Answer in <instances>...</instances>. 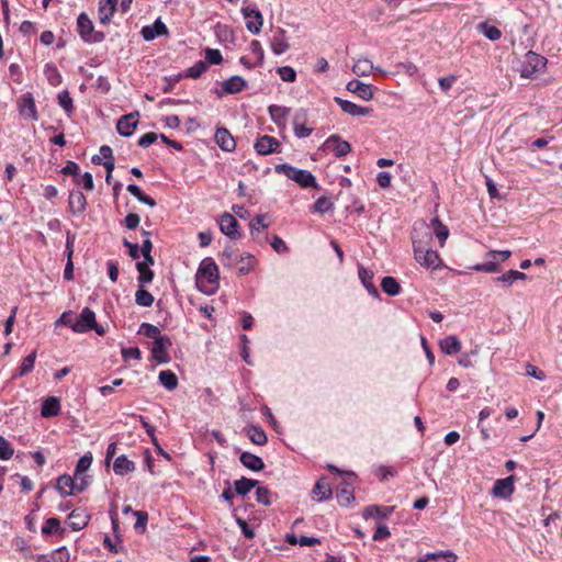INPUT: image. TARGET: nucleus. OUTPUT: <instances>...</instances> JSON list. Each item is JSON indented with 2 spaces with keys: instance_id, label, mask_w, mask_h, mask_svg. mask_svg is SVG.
Listing matches in <instances>:
<instances>
[{
  "instance_id": "nucleus-42",
  "label": "nucleus",
  "mask_w": 562,
  "mask_h": 562,
  "mask_svg": "<svg viewBox=\"0 0 562 562\" xmlns=\"http://www.w3.org/2000/svg\"><path fill=\"white\" fill-rule=\"evenodd\" d=\"M154 302V295L147 290H145L144 286H138L135 293V303L142 307H150Z\"/></svg>"
},
{
  "instance_id": "nucleus-60",
  "label": "nucleus",
  "mask_w": 562,
  "mask_h": 562,
  "mask_svg": "<svg viewBox=\"0 0 562 562\" xmlns=\"http://www.w3.org/2000/svg\"><path fill=\"white\" fill-rule=\"evenodd\" d=\"M74 182L81 184L87 191H92L94 188L93 177L90 172H85L81 177L75 178Z\"/></svg>"
},
{
  "instance_id": "nucleus-57",
  "label": "nucleus",
  "mask_w": 562,
  "mask_h": 562,
  "mask_svg": "<svg viewBox=\"0 0 562 562\" xmlns=\"http://www.w3.org/2000/svg\"><path fill=\"white\" fill-rule=\"evenodd\" d=\"M473 269L480 272L496 273L501 271V266L496 261H487L475 265Z\"/></svg>"
},
{
  "instance_id": "nucleus-5",
  "label": "nucleus",
  "mask_w": 562,
  "mask_h": 562,
  "mask_svg": "<svg viewBox=\"0 0 562 562\" xmlns=\"http://www.w3.org/2000/svg\"><path fill=\"white\" fill-rule=\"evenodd\" d=\"M547 63V58L542 55L532 50L527 52L519 68L520 77L526 79L535 78L538 72L546 68Z\"/></svg>"
},
{
  "instance_id": "nucleus-49",
  "label": "nucleus",
  "mask_w": 562,
  "mask_h": 562,
  "mask_svg": "<svg viewBox=\"0 0 562 562\" xmlns=\"http://www.w3.org/2000/svg\"><path fill=\"white\" fill-rule=\"evenodd\" d=\"M59 105L65 110L66 114L70 117L74 113L72 98L68 90H63L57 95Z\"/></svg>"
},
{
  "instance_id": "nucleus-4",
  "label": "nucleus",
  "mask_w": 562,
  "mask_h": 562,
  "mask_svg": "<svg viewBox=\"0 0 562 562\" xmlns=\"http://www.w3.org/2000/svg\"><path fill=\"white\" fill-rule=\"evenodd\" d=\"M77 31L85 43H101L105 38L104 32L94 30L93 22L86 12H81L77 18Z\"/></svg>"
},
{
  "instance_id": "nucleus-46",
  "label": "nucleus",
  "mask_w": 562,
  "mask_h": 562,
  "mask_svg": "<svg viewBox=\"0 0 562 562\" xmlns=\"http://www.w3.org/2000/svg\"><path fill=\"white\" fill-rule=\"evenodd\" d=\"M207 70V64L204 60H198L189 67L183 75L184 78L198 79Z\"/></svg>"
},
{
  "instance_id": "nucleus-16",
  "label": "nucleus",
  "mask_w": 562,
  "mask_h": 562,
  "mask_svg": "<svg viewBox=\"0 0 562 562\" xmlns=\"http://www.w3.org/2000/svg\"><path fill=\"white\" fill-rule=\"evenodd\" d=\"M91 519V516L87 513L86 508H75L68 515V526L74 531H80L86 528Z\"/></svg>"
},
{
  "instance_id": "nucleus-19",
  "label": "nucleus",
  "mask_w": 562,
  "mask_h": 562,
  "mask_svg": "<svg viewBox=\"0 0 562 562\" xmlns=\"http://www.w3.org/2000/svg\"><path fill=\"white\" fill-rule=\"evenodd\" d=\"M347 90L357 94L359 98H361L364 101H369L373 99L374 92L373 88L369 83H364L358 79L350 80L347 86Z\"/></svg>"
},
{
  "instance_id": "nucleus-41",
  "label": "nucleus",
  "mask_w": 562,
  "mask_h": 562,
  "mask_svg": "<svg viewBox=\"0 0 562 562\" xmlns=\"http://www.w3.org/2000/svg\"><path fill=\"white\" fill-rule=\"evenodd\" d=\"M44 75L46 76L48 83L53 87L59 86L63 81L59 70L53 63H47L45 65Z\"/></svg>"
},
{
  "instance_id": "nucleus-31",
  "label": "nucleus",
  "mask_w": 562,
  "mask_h": 562,
  "mask_svg": "<svg viewBox=\"0 0 562 562\" xmlns=\"http://www.w3.org/2000/svg\"><path fill=\"white\" fill-rule=\"evenodd\" d=\"M439 347L442 353L451 356L460 352L461 341L456 335H449L440 339Z\"/></svg>"
},
{
  "instance_id": "nucleus-35",
  "label": "nucleus",
  "mask_w": 562,
  "mask_h": 562,
  "mask_svg": "<svg viewBox=\"0 0 562 562\" xmlns=\"http://www.w3.org/2000/svg\"><path fill=\"white\" fill-rule=\"evenodd\" d=\"M113 470L117 475H125L135 470V463L128 460L125 454H122L114 460Z\"/></svg>"
},
{
  "instance_id": "nucleus-8",
  "label": "nucleus",
  "mask_w": 562,
  "mask_h": 562,
  "mask_svg": "<svg viewBox=\"0 0 562 562\" xmlns=\"http://www.w3.org/2000/svg\"><path fill=\"white\" fill-rule=\"evenodd\" d=\"M221 89H214L213 92L222 98L225 94H236L243 91L247 87V81L238 75L232 76L224 80Z\"/></svg>"
},
{
  "instance_id": "nucleus-26",
  "label": "nucleus",
  "mask_w": 562,
  "mask_h": 562,
  "mask_svg": "<svg viewBox=\"0 0 562 562\" xmlns=\"http://www.w3.org/2000/svg\"><path fill=\"white\" fill-rule=\"evenodd\" d=\"M457 554L451 550L428 552L418 558L417 562H456Z\"/></svg>"
},
{
  "instance_id": "nucleus-54",
  "label": "nucleus",
  "mask_w": 562,
  "mask_h": 562,
  "mask_svg": "<svg viewBox=\"0 0 562 562\" xmlns=\"http://www.w3.org/2000/svg\"><path fill=\"white\" fill-rule=\"evenodd\" d=\"M280 78L285 82H294L296 80V71L291 66H281L277 68Z\"/></svg>"
},
{
  "instance_id": "nucleus-32",
  "label": "nucleus",
  "mask_w": 562,
  "mask_h": 562,
  "mask_svg": "<svg viewBox=\"0 0 562 562\" xmlns=\"http://www.w3.org/2000/svg\"><path fill=\"white\" fill-rule=\"evenodd\" d=\"M244 430L252 443L258 446H263L267 443L268 437L261 426L251 424L245 427Z\"/></svg>"
},
{
  "instance_id": "nucleus-37",
  "label": "nucleus",
  "mask_w": 562,
  "mask_h": 562,
  "mask_svg": "<svg viewBox=\"0 0 562 562\" xmlns=\"http://www.w3.org/2000/svg\"><path fill=\"white\" fill-rule=\"evenodd\" d=\"M381 289L385 294L390 296H396L402 291L401 284L397 281V279L390 276H386L382 279Z\"/></svg>"
},
{
  "instance_id": "nucleus-51",
  "label": "nucleus",
  "mask_w": 562,
  "mask_h": 562,
  "mask_svg": "<svg viewBox=\"0 0 562 562\" xmlns=\"http://www.w3.org/2000/svg\"><path fill=\"white\" fill-rule=\"evenodd\" d=\"M266 215L259 214L256 215L249 223L250 234L254 238H256L255 234L259 229H267L269 227V224L265 222Z\"/></svg>"
},
{
  "instance_id": "nucleus-25",
  "label": "nucleus",
  "mask_w": 562,
  "mask_h": 562,
  "mask_svg": "<svg viewBox=\"0 0 562 562\" xmlns=\"http://www.w3.org/2000/svg\"><path fill=\"white\" fill-rule=\"evenodd\" d=\"M393 512L394 506L369 505L364 507L362 512V517L364 519H369L372 517L378 519H387Z\"/></svg>"
},
{
  "instance_id": "nucleus-48",
  "label": "nucleus",
  "mask_w": 562,
  "mask_h": 562,
  "mask_svg": "<svg viewBox=\"0 0 562 562\" xmlns=\"http://www.w3.org/2000/svg\"><path fill=\"white\" fill-rule=\"evenodd\" d=\"M373 64L369 59H358L353 67L352 71L359 77L368 76L373 70Z\"/></svg>"
},
{
  "instance_id": "nucleus-43",
  "label": "nucleus",
  "mask_w": 562,
  "mask_h": 562,
  "mask_svg": "<svg viewBox=\"0 0 562 562\" xmlns=\"http://www.w3.org/2000/svg\"><path fill=\"white\" fill-rule=\"evenodd\" d=\"M305 119V113H296L294 117V134L297 138L308 137L313 133V128L306 127L304 124L300 123L301 120Z\"/></svg>"
},
{
  "instance_id": "nucleus-12",
  "label": "nucleus",
  "mask_w": 562,
  "mask_h": 562,
  "mask_svg": "<svg viewBox=\"0 0 562 562\" xmlns=\"http://www.w3.org/2000/svg\"><path fill=\"white\" fill-rule=\"evenodd\" d=\"M218 225L221 232L231 239H239L241 237L239 223L231 213H223L218 218Z\"/></svg>"
},
{
  "instance_id": "nucleus-6",
  "label": "nucleus",
  "mask_w": 562,
  "mask_h": 562,
  "mask_svg": "<svg viewBox=\"0 0 562 562\" xmlns=\"http://www.w3.org/2000/svg\"><path fill=\"white\" fill-rule=\"evenodd\" d=\"M318 151H333L337 158H342L351 151V145L349 142L344 140L340 135L333 134L323 143Z\"/></svg>"
},
{
  "instance_id": "nucleus-18",
  "label": "nucleus",
  "mask_w": 562,
  "mask_h": 562,
  "mask_svg": "<svg viewBox=\"0 0 562 562\" xmlns=\"http://www.w3.org/2000/svg\"><path fill=\"white\" fill-rule=\"evenodd\" d=\"M140 34L146 42H151L158 36L167 35V25L158 18L153 24L143 26Z\"/></svg>"
},
{
  "instance_id": "nucleus-17",
  "label": "nucleus",
  "mask_w": 562,
  "mask_h": 562,
  "mask_svg": "<svg viewBox=\"0 0 562 562\" xmlns=\"http://www.w3.org/2000/svg\"><path fill=\"white\" fill-rule=\"evenodd\" d=\"M214 140L223 151L232 153L236 148V142L226 127L216 128Z\"/></svg>"
},
{
  "instance_id": "nucleus-21",
  "label": "nucleus",
  "mask_w": 562,
  "mask_h": 562,
  "mask_svg": "<svg viewBox=\"0 0 562 562\" xmlns=\"http://www.w3.org/2000/svg\"><path fill=\"white\" fill-rule=\"evenodd\" d=\"M69 212L72 215L82 214L87 207V199L80 190H71L68 198Z\"/></svg>"
},
{
  "instance_id": "nucleus-24",
  "label": "nucleus",
  "mask_w": 562,
  "mask_h": 562,
  "mask_svg": "<svg viewBox=\"0 0 562 562\" xmlns=\"http://www.w3.org/2000/svg\"><path fill=\"white\" fill-rule=\"evenodd\" d=\"M355 490L352 483L342 480L336 491V498L340 506H347L355 501Z\"/></svg>"
},
{
  "instance_id": "nucleus-29",
  "label": "nucleus",
  "mask_w": 562,
  "mask_h": 562,
  "mask_svg": "<svg viewBox=\"0 0 562 562\" xmlns=\"http://www.w3.org/2000/svg\"><path fill=\"white\" fill-rule=\"evenodd\" d=\"M60 413V400L56 396L46 397L41 407V415L44 418L55 417Z\"/></svg>"
},
{
  "instance_id": "nucleus-61",
  "label": "nucleus",
  "mask_w": 562,
  "mask_h": 562,
  "mask_svg": "<svg viewBox=\"0 0 562 562\" xmlns=\"http://www.w3.org/2000/svg\"><path fill=\"white\" fill-rule=\"evenodd\" d=\"M122 358L124 361H127L130 359L140 360L142 359V351L138 347H123L121 350Z\"/></svg>"
},
{
  "instance_id": "nucleus-64",
  "label": "nucleus",
  "mask_w": 562,
  "mask_h": 562,
  "mask_svg": "<svg viewBox=\"0 0 562 562\" xmlns=\"http://www.w3.org/2000/svg\"><path fill=\"white\" fill-rule=\"evenodd\" d=\"M74 323H75L74 312L72 311H66L55 322V326H66V327H69L71 329V326H74Z\"/></svg>"
},
{
  "instance_id": "nucleus-2",
  "label": "nucleus",
  "mask_w": 562,
  "mask_h": 562,
  "mask_svg": "<svg viewBox=\"0 0 562 562\" xmlns=\"http://www.w3.org/2000/svg\"><path fill=\"white\" fill-rule=\"evenodd\" d=\"M274 171L277 173H282L286 178L295 181L303 189H318L315 176L308 170L299 169L289 164H279L274 166Z\"/></svg>"
},
{
  "instance_id": "nucleus-30",
  "label": "nucleus",
  "mask_w": 562,
  "mask_h": 562,
  "mask_svg": "<svg viewBox=\"0 0 562 562\" xmlns=\"http://www.w3.org/2000/svg\"><path fill=\"white\" fill-rule=\"evenodd\" d=\"M270 47L274 55H281L285 53L290 45L285 37V31L279 29L270 41Z\"/></svg>"
},
{
  "instance_id": "nucleus-13",
  "label": "nucleus",
  "mask_w": 562,
  "mask_h": 562,
  "mask_svg": "<svg viewBox=\"0 0 562 562\" xmlns=\"http://www.w3.org/2000/svg\"><path fill=\"white\" fill-rule=\"evenodd\" d=\"M19 113L22 117L37 121L38 113L35 105L34 97L31 92H25L21 95L19 100Z\"/></svg>"
},
{
  "instance_id": "nucleus-33",
  "label": "nucleus",
  "mask_w": 562,
  "mask_h": 562,
  "mask_svg": "<svg viewBox=\"0 0 562 562\" xmlns=\"http://www.w3.org/2000/svg\"><path fill=\"white\" fill-rule=\"evenodd\" d=\"M58 535L59 537H64L66 533V529L61 527L60 520L57 517H50L45 520L42 526V535L44 537L50 535Z\"/></svg>"
},
{
  "instance_id": "nucleus-27",
  "label": "nucleus",
  "mask_w": 562,
  "mask_h": 562,
  "mask_svg": "<svg viewBox=\"0 0 562 562\" xmlns=\"http://www.w3.org/2000/svg\"><path fill=\"white\" fill-rule=\"evenodd\" d=\"M119 0H100L99 2V20L101 24L110 23L114 12L116 11Z\"/></svg>"
},
{
  "instance_id": "nucleus-14",
  "label": "nucleus",
  "mask_w": 562,
  "mask_h": 562,
  "mask_svg": "<svg viewBox=\"0 0 562 562\" xmlns=\"http://www.w3.org/2000/svg\"><path fill=\"white\" fill-rule=\"evenodd\" d=\"M415 260L426 269L436 270L441 267L442 261L438 251L430 249L416 250Z\"/></svg>"
},
{
  "instance_id": "nucleus-59",
  "label": "nucleus",
  "mask_w": 562,
  "mask_h": 562,
  "mask_svg": "<svg viewBox=\"0 0 562 562\" xmlns=\"http://www.w3.org/2000/svg\"><path fill=\"white\" fill-rule=\"evenodd\" d=\"M250 50L257 57L256 65L259 67L262 66L263 60H265V52H263V48H262L260 42L257 40L251 41Z\"/></svg>"
},
{
  "instance_id": "nucleus-53",
  "label": "nucleus",
  "mask_w": 562,
  "mask_h": 562,
  "mask_svg": "<svg viewBox=\"0 0 562 562\" xmlns=\"http://www.w3.org/2000/svg\"><path fill=\"white\" fill-rule=\"evenodd\" d=\"M314 211L321 214L327 213L334 209V204L330 199L321 196L314 203Z\"/></svg>"
},
{
  "instance_id": "nucleus-50",
  "label": "nucleus",
  "mask_w": 562,
  "mask_h": 562,
  "mask_svg": "<svg viewBox=\"0 0 562 562\" xmlns=\"http://www.w3.org/2000/svg\"><path fill=\"white\" fill-rule=\"evenodd\" d=\"M138 334L144 335L145 337L153 338L156 340V338L162 337L160 329L149 323H142L138 329Z\"/></svg>"
},
{
  "instance_id": "nucleus-20",
  "label": "nucleus",
  "mask_w": 562,
  "mask_h": 562,
  "mask_svg": "<svg viewBox=\"0 0 562 562\" xmlns=\"http://www.w3.org/2000/svg\"><path fill=\"white\" fill-rule=\"evenodd\" d=\"M334 100L345 113L350 114L352 116H366L371 114L373 111L371 108L360 106L349 100H344L339 97H335Z\"/></svg>"
},
{
  "instance_id": "nucleus-52",
  "label": "nucleus",
  "mask_w": 562,
  "mask_h": 562,
  "mask_svg": "<svg viewBox=\"0 0 562 562\" xmlns=\"http://www.w3.org/2000/svg\"><path fill=\"white\" fill-rule=\"evenodd\" d=\"M133 515L136 517V522L134 525L135 530L137 532H144L148 522V513L145 510H137L133 512Z\"/></svg>"
},
{
  "instance_id": "nucleus-62",
  "label": "nucleus",
  "mask_w": 562,
  "mask_h": 562,
  "mask_svg": "<svg viewBox=\"0 0 562 562\" xmlns=\"http://www.w3.org/2000/svg\"><path fill=\"white\" fill-rule=\"evenodd\" d=\"M60 173L65 176H72L74 179L79 177L80 168L79 165L72 160H68L66 165L60 169Z\"/></svg>"
},
{
  "instance_id": "nucleus-9",
  "label": "nucleus",
  "mask_w": 562,
  "mask_h": 562,
  "mask_svg": "<svg viewBox=\"0 0 562 562\" xmlns=\"http://www.w3.org/2000/svg\"><path fill=\"white\" fill-rule=\"evenodd\" d=\"M139 122V112L133 111L122 115L116 123V131L123 137H130L134 134Z\"/></svg>"
},
{
  "instance_id": "nucleus-11",
  "label": "nucleus",
  "mask_w": 562,
  "mask_h": 562,
  "mask_svg": "<svg viewBox=\"0 0 562 562\" xmlns=\"http://www.w3.org/2000/svg\"><path fill=\"white\" fill-rule=\"evenodd\" d=\"M241 12L246 20L247 30L252 34H259L263 24L261 12L256 7H243Z\"/></svg>"
},
{
  "instance_id": "nucleus-22",
  "label": "nucleus",
  "mask_w": 562,
  "mask_h": 562,
  "mask_svg": "<svg viewBox=\"0 0 562 562\" xmlns=\"http://www.w3.org/2000/svg\"><path fill=\"white\" fill-rule=\"evenodd\" d=\"M373 276L374 274H373L372 270H370L363 266H359L358 277H359L362 285L366 288V290L372 297L380 299V292L378 291L376 286L372 282Z\"/></svg>"
},
{
  "instance_id": "nucleus-23",
  "label": "nucleus",
  "mask_w": 562,
  "mask_h": 562,
  "mask_svg": "<svg viewBox=\"0 0 562 562\" xmlns=\"http://www.w3.org/2000/svg\"><path fill=\"white\" fill-rule=\"evenodd\" d=\"M312 495L313 498L317 502H325L331 498L333 491L325 476H322L319 480H317L312 490Z\"/></svg>"
},
{
  "instance_id": "nucleus-38",
  "label": "nucleus",
  "mask_w": 562,
  "mask_h": 562,
  "mask_svg": "<svg viewBox=\"0 0 562 562\" xmlns=\"http://www.w3.org/2000/svg\"><path fill=\"white\" fill-rule=\"evenodd\" d=\"M159 383L168 391H173L178 387V378L171 370H162L158 375Z\"/></svg>"
},
{
  "instance_id": "nucleus-63",
  "label": "nucleus",
  "mask_w": 562,
  "mask_h": 562,
  "mask_svg": "<svg viewBox=\"0 0 562 562\" xmlns=\"http://www.w3.org/2000/svg\"><path fill=\"white\" fill-rule=\"evenodd\" d=\"M235 521L239 526L241 533L247 539H252L255 537V530L248 525V522L245 519L235 515Z\"/></svg>"
},
{
  "instance_id": "nucleus-58",
  "label": "nucleus",
  "mask_w": 562,
  "mask_h": 562,
  "mask_svg": "<svg viewBox=\"0 0 562 562\" xmlns=\"http://www.w3.org/2000/svg\"><path fill=\"white\" fill-rule=\"evenodd\" d=\"M14 450L11 443L2 436H0V460H9L12 458Z\"/></svg>"
},
{
  "instance_id": "nucleus-1",
  "label": "nucleus",
  "mask_w": 562,
  "mask_h": 562,
  "mask_svg": "<svg viewBox=\"0 0 562 562\" xmlns=\"http://www.w3.org/2000/svg\"><path fill=\"white\" fill-rule=\"evenodd\" d=\"M195 284L198 290L206 295H212L218 290V267L211 257H206L200 262L195 274Z\"/></svg>"
},
{
  "instance_id": "nucleus-44",
  "label": "nucleus",
  "mask_w": 562,
  "mask_h": 562,
  "mask_svg": "<svg viewBox=\"0 0 562 562\" xmlns=\"http://www.w3.org/2000/svg\"><path fill=\"white\" fill-rule=\"evenodd\" d=\"M272 497L278 498V495L273 494L268 487H266V486L257 487L256 501L258 504H261L263 506H270L272 503Z\"/></svg>"
},
{
  "instance_id": "nucleus-55",
  "label": "nucleus",
  "mask_w": 562,
  "mask_h": 562,
  "mask_svg": "<svg viewBox=\"0 0 562 562\" xmlns=\"http://www.w3.org/2000/svg\"><path fill=\"white\" fill-rule=\"evenodd\" d=\"M209 65H220L223 61V56L218 49L215 48H206L205 49V60Z\"/></svg>"
},
{
  "instance_id": "nucleus-7",
  "label": "nucleus",
  "mask_w": 562,
  "mask_h": 562,
  "mask_svg": "<svg viewBox=\"0 0 562 562\" xmlns=\"http://www.w3.org/2000/svg\"><path fill=\"white\" fill-rule=\"evenodd\" d=\"M256 153L260 156L281 153V143L273 136L262 135L254 144Z\"/></svg>"
},
{
  "instance_id": "nucleus-3",
  "label": "nucleus",
  "mask_w": 562,
  "mask_h": 562,
  "mask_svg": "<svg viewBox=\"0 0 562 562\" xmlns=\"http://www.w3.org/2000/svg\"><path fill=\"white\" fill-rule=\"evenodd\" d=\"M71 330L77 334H85L94 330L99 336L105 335V328L97 322L95 313L88 306L83 307L81 313L75 317Z\"/></svg>"
},
{
  "instance_id": "nucleus-45",
  "label": "nucleus",
  "mask_w": 562,
  "mask_h": 562,
  "mask_svg": "<svg viewBox=\"0 0 562 562\" xmlns=\"http://www.w3.org/2000/svg\"><path fill=\"white\" fill-rule=\"evenodd\" d=\"M479 31L484 34L486 38L492 42H495L502 37V32L498 27L488 24L487 22H482L479 24Z\"/></svg>"
},
{
  "instance_id": "nucleus-10",
  "label": "nucleus",
  "mask_w": 562,
  "mask_h": 562,
  "mask_svg": "<svg viewBox=\"0 0 562 562\" xmlns=\"http://www.w3.org/2000/svg\"><path fill=\"white\" fill-rule=\"evenodd\" d=\"M172 346V341L169 336L164 335L162 337L156 338L153 341L151 356L158 363H168L170 357L168 349Z\"/></svg>"
},
{
  "instance_id": "nucleus-39",
  "label": "nucleus",
  "mask_w": 562,
  "mask_h": 562,
  "mask_svg": "<svg viewBox=\"0 0 562 562\" xmlns=\"http://www.w3.org/2000/svg\"><path fill=\"white\" fill-rule=\"evenodd\" d=\"M36 360V350L32 351L30 355H27L23 360L21 366L18 369V372L13 375V378H22L30 372L33 371L34 364Z\"/></svg>"
},
{
  "instance_id": "nucleus-40",
  "label": "nucleus",
  "mask_w": 562,
  "mask_h": 562,
  "mask_svg": "<svg viewBox=\"0 0 562 562\" xmlns=\"http://www.w3.org/2000/svg\"><path fill=\"white\" fill-rule=\"evenodd\" d=\"M268 112L270 114L271 120L277 124L281 125L285 117L290 113V109L282 105L271 104L268 108Z\"/></svg>"
},
{
  "instance_id": "nucleus-56",
  "label": "nucleus",
  "mask_w": 562,
  "mask_h": 562,
  "mask_svg": "<svg viewBox=\"0 0 562 562\" xmlns=\"http://www.w3.org/2000/svg\"><path fill=\"white\" fill-rule=\"evenodd\" d=\"M235 250L232 246H226L225 249L220 254V261L224 267H233L234 265Z\"/></svg>"
},
{
  "instance_id": "nucleus-47",
  "label": "nucleus",
  "mask_w": 562,
  "mask_h": 562,
  "mask_svg": "<svg viewBox=\"0 0 562 562\" xmlns=\"http://www.w3.org/2000/svg\"><path fill=\"white\" fill-rule=\"evenodd\" d=\"M92 453L87 452L82 457L79 458L77 461L76 468H75V477H80L81 474H83L92 464Z\"/></svg>"
},
{
  "instance_id": "nucleus-28",
  "label": "nucleus",
  "mask_w": 562,
  "mask_h": 562,
  "mask_svg": "<svg viewBox=\"0 0 562 562\" xmlns=\"http://www.w3.org/2000/svg\"><path fill=\"white\" fill-rule=\"evenodd\" d=\"M240 463L250 471L259 472L265 469L263 460L248 451H244L239 456Z\"/></svg>"
},
{
  "instance_id": "nucleus-36",
  "label": "nucleus",
  "mask_w": 562,
  "mask_h": 562,
  "mask_svg": "<svg viewBox=\"0 0 562 562\" xmlns=\"http://www.w3.org/2000/svg\"><path fill=\"white\" fill-rule=\"evenodd\" d=\"M258 481L246 476L236 480L234 483V492L237 495L246 496L250 491L258 485Z\"/></svg>"
},
{
  "instance_id": "nucleus-15",
  "label": "nucleus",
  "mask_w": 562,
  "mask_h": 562,
  "mask_svg": "<svg viewBox=\"0 0 562 562\" xmlns=\"http://www.w3.org/2000/svg\"><path fill=\"white\" fill-rule=\"evenodd\" d=\"M515 481L516 476L514 474L496 480L492 488L493 496L504 499L510 497L515 491Z\"/></svg>"
},
{
  "instance_id": "nucleus-34",
  "label": "nucleus",
  "mask_w": 562,
  "mask_h": 562,
  "mask_svg": "<svg viewBox=\"0 0 562 562\" xmlns=\"http://www.w3.org/2000/svg\"><path fill=\"white\" fill-rule=\"evenodd\" d=\"M37 562H69V552L66 547H60L49 554L38 555Z\"/></svg>"
}]
</instances>
